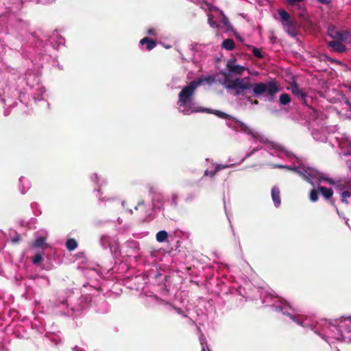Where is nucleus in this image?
<instances>
[{
  "label": "nucleus",
  "mask_w": 351,
  "mask_h": 351,
  "mask_svg": "<svg viewBox=\"0 0 351 351\" xmlns=\"http://www.w3.org/2000/svg\"><path fill=\"white\" fill-rule=\"evenodd\" d=\"M225 84L228 88L235 89L237 93L243 91L244 90L251 88L252 85L249 82V78H237L234 80H230L226 76L225 79Z\"/></svg>",
  "instance_id": "obj_3"
},
{
  "label": "nucleus",
  "mask_w": 351,
  "mask_h": 351,
  "mask_svg": "<svg viewBox=\"0 0 351 351\" xmlns=\"http://www.w3.org/2000/svg\"><path fill=\"white\" fill-rule=\"evenodd\" d=\"M350 196V193L348 191H345L342 193V198L343 199L348 197Z\"/></svg>",
  "instance_id": "obj_22"
},
{
  "label": "nucleus",
  "mask_w": 351,
  "mask_h": 351,
  "mask_svg": "<svg viewBox=\"0 0 351 351\" xmlns=\"http://www.w3.org/2000/svg\"><path fill=\"white\" fill-rule=\"evenodd\" d=\"M254 104H258V101H256H256H254Z\"/></svg>",
  "instance_id": "obj_27"
},
{
  "label": "nucleus",
  "mask_w": 351,
  "mask_h": 351,
  "mask_svg": "<svg viewBox=\"0 0 351 351\" xmlns=\"http://www.w3.org/2000/svg\"><path fill=\"white\" fill-rule=\"evenodd\" d=\"M310 199L312 202H316L318 199V195L316 191L313 190L310 193Z\"/></svg>",
  "instance_id": "obj_17"
},
{
  "label": "nucleus",
  "mask_w": 351,
  "mask_h": 351,
  "mask_svg": "<svg viewBox=\"0 0 351 351\" xmlns=\"http://www.w3.org/2000/svg\"><path fill=\"white\" fill-rule=\"evenodd\" d=\"M350 110L351 111V105L350 106Z\"/></svg>",
  "instance_id": "obj_28"
},
{
  "label": "nucleus",
  "mask_w": 351,
  "mask_h": 351,
  "mask_svg": "<svg viewBox=\"0 0 351 351\" xmlns=\"http://www.w3.org/2000/svg\"><path fill=\"white\" fill-rule=\"evenodd\" d=\"M227 69L232 73L241 75L244 71L247 70L245 66H240L236 63V59L232 58L228 61Z\"/></svg>",
  "instance_id": "obj_5"
},
{
  "label": "nucleus",
  "mask_w": 351,
  "mask_h": 351,
  "mask_svg": "<svg viewBox=\"0 0 351 351\" xmlns=\"http://www.w3.org/2000/svg\"><path fill=\"white\" fill-rule=\"evenodd\" d=\"M202 351H206L205 349H202Z\"/></svg>",
  "instance_id": "obj_29"
},
{
  "label": "nucleus",
  "mask_w": 351,
  "mask_h": 351,
  "mask_svg": "<svg viewBox=\"0 0 351 351\" xmlns=\"http://www.w3.org/2000/svg\"><path fill=\"white\" fill-rule=\"evenodd\" d=\"M202 80L193 81L191 82L180 92L179 95V103L184 107L182 111L185 114H189L190 110L186 106L187 101L190 97L193 94L195 89L201 84Z\"/></svg>",
  "instance_id": "obj_1"
},
{
  "label": "nucleus",
  "mask_w": 351,
  "mask_h": 351,
  "mask_svg": "<svg viewBox=\"0 0 351 351\" xmlns=\"http://www.w3.org/2000/svg\"><path fill=\"white\" fill-rule=\"evenodd\" d=\"M289 89L294 95H295L300 99H303L305 96L302 90H300V88L295 84H292L290 86Z\"/></svg>",
  "instance_id": "obj_8"
},
{
  "label": "nucleus",
  "mask_w": 351,
  "mask_h": 351,
  "mask_svg": "<svg viewBox=\"0 0 351 351\" xmlns=\"http://www.w3.org/2000/svg\"><path fill=\"white\" fill-rule=\"evenodd\" d=\"M44 241H44L43 239L40 238V239L36 240V241L35 243V245L38 246V247H40V246H41L44 243Z\"/></svg>",
  "instance_id": "obj_20"
},
{
  "label": "nucleus",
  "mask_w": 351,
  "mask_h": 351,
  "mask_svg": "<svg viewBox=\"0 0 351 351\" xmlns=\"http://www.w3.org/2000/svg\"><path fill=\"white\" fill-rule=\"evenodd\" d=\"M279 90V85L274 82L269 83H258L254 84L253 86V91L256 95L267 93L268 95H272Z\"/></svg>",
  "instance_id": "obj_2"
},
{
  "label": "nucleus",
  "mask_w": 351,
  "mask_h": 351,
  "mask_svg": "<svg viewBox=\"0 0 351 351\" xmlns=\"http://www.w3.org/2000/svg\"><path fill=\"white\" fill-rule=\"evenodd\" d=\"M66 246L69 250H73L77 247V243L74 239H69L66 243Z\"/></svg>",
  "instance_id": "obj_16"
},
{
  "label": "nucleus",
  "mask_w": 351,
  "mask_h": 351,
  "mask_svg": "<svg viewBox=\"0 0 351 351\" xmlns=\"http://www.w3.org/2000/svg\"><path fill=\"white\" fill-rule=\"evenodd\" d=\"M304 0H285V2L290 5H294L297 3L303 1Z\"/></svg>",
  "instance_id": "obj_19"
},
{
  "label": "nucleus",
  "mask_w": 351,
  "mask_h": 351,
  "mask_svg": "<svg viewBox=\"0 0 351 351\" xmlns=\"http://www.w3.org/2000/svg\"><path fill=\"white\" fill-rule=\"evenodd\" d=\"M248 72H249V73L252 74V75H258L257 73H251L250 71H248Z\"/></svg>",
  "instance_id": "obj_25"
},
{
  "label": "nucleus",
  "mask_w": 351,
  "mask_h": 351,
  "mask_svg": "<svg viewBox=\"0 0 351 351\" xmlns=\"http://www.w3.org/2000/svg\"><path fill=\"white\" fill-rule=\"evenodd\" d=\"M319 190L326 198H329L332 195V191L331 189L320 186L319 187Z\"/></svg>",
  "instance_id": "obj_12"
},
{
  "label": "nucleus",
  "mask_w": 351,
  "mask_h": 351,
  "mask_svg": "<svg viewBox=\"0 0 351 351\" xmlns=\"http://www.w3.org/2000/svg\"><path fill=\"white\" fill-rule=\"evenodd\" d=\"M330 46L335 50L339 52H342L345 50V47L338 41H332L330 43Z\"/></svg>",
  "instance_id": "obj_9"
},
{
  "label": "nucleus",
  "mask_w": 351,
  "mask_h": 351,
  "mask_svg": "<svg viewBox=\"0 0 351 351\" xmlns=\"http://www.w3.org/2000/svg\"><path fill=\"white\" fill-rule=\"evenodd\" d=\"M167 237V233L165 231H160L156 234L158 241L162 242Z\"/></svg>",
  "instance_id": "obj_14"
},
{
  "label": "nucleus",
  "mask_w": 351,
  "mask_h": 351,
  "mask_svg": "<svg viewBox=\"0 0 351 351\" xmlns=\"http://www.w3.org/2000/svg\"><path fill=\"white\" fill-rule=\"evenodd\" d=\"M201 111H203V110L201 108H193V110H191V112H201Z\"/></svg>",
  "instance_id": "obj_23"
},
{
  "label": "nucleus",
  "mask_w": 351,
  "mask_h": 351,
  "mask_svg": "<svg viewBox=\"0 0 351 351\" xmlns=\"http://www.w3.org/2000/svg\"><path fill=\"white\" fill-rule=\"evenodd\" d=\"M253 53L255 56L258 57V58H262V54H261V52L259 49H256L254 48L253 49Z\"/></svg>",
  "instance_id": "obj_18"
},
{
  "label": "nucleus",
  "mask_w": 351,
  "mask_h": 351,
  "mask_svg": "<svg viewBox=\"0 0 351 351\" xmlns=\"http://www.w3.org/2000/svg\"><path fill=\"white\" fill-rule=\"evenodd\" d=\"M40 261H41V256H39V255H36L34 258V262L36 263H39Z\"/></svg>",
  "instance_id": "obj_21"
},
{
  "label": "nucleus",
  "mask_w": 351,
  "mask_h": 351,
  "mask_svg": "<svg viewBox=\"0 0 351 351\" xmlns=\"http://www.w3.org/2000/svg\"><path fill=\"white\" fill-rule=\"evenodd\" d=\"M319 1L322 2V3H328L330 1V0H318Z\"/></svg>",
  "instance_id": "obj_24"
},
{
  "label": "nucleus",
  "mask_w": 351,
  "mask_h": 351,
  "mask_svg": "<svg viewBox=\"0 0 351 351\" xmlns=\"http://www.w3.org/2000/svg\"><path fill=\"white\" fill-rule=\"evenodd\" d=\"M279 15L281 17L283 27L287 33L292 36H295V24L291 20L288 12L285 10H280Z\"/></svg>",
  "instance_id": "obj_4"
},
{
  "label": "nucleus",
  "mask_w": 351,
  "mask_h": 351,
  "mask_svg": "<svg viewBox=\"0 0 351 351\" xmlns=\"http://www.w3.org/2000/svg\"><path fill=\"white\" fill-rule=\"evenodd\" d=\"M145 43L147 44V49L149 50L152 49L156 46L155 43L152 40H150L148 38H143L141 40V44L144 45Z\"/></svg>",
  "instance_id": "obj_13"
},
{
  "label": "nucleus",
  "mask_w": 351,
  "mask_h": 351,
  "mask_svg": "<svg viewBox=\"0 0 351 351\" xmlns=\"http://www.w3.org/2000/svg\"><path fill=\"white\" fill-rule=\"evenodd\" d=\"M336 38L340 39L341 40L351 43V32H343V33H336Z\"/></svg>",
  "instance_id": "obj_7"
},
{
  "label": "nucleus",
  "mask_w": 351,
  "mask_h": 351,
  "mask_svg": "<svg viewBox=\"0 0 351 351\" xmlns=\"http://www.w3.org/2000/svg\"><path fill=\"white\" fill-rule=\"evenodd\" d=\"M149 34H154V32H153L152 30H151V29H150V30H149Z\"/></svg>",
  "instance_id": "obj_26"
},
{
  "label": "nucleus",
  "mask_w": 351,
  "mask_h": 351,
  "mask_svg": "<svg viewBox=\"0 0 351 351\" xmlns=\"http://www.w3.org/2000/svg\"><path fill=\"white\" fill-rule=\"evenodd\" d=\"M280 101L282 104L285 105L290 101V97L287 94H282L280 96Z\"/></svg>",
  "instance_id": "obj_15"
},
{
  "label": "nucleus",
  "mask_w": 351,
  "mask_h": 351,
  "mask_svg": "<svg viewBox=\"0 0 351 351\" xmlns=\"http://www.w3.org/2000/svg\"><path fill=\"white\" fill-rule=\"evenodd\" d=\"M222 47L228 50H232L234 48V43L232 40L226 39L222 43Z\"/></svg>",
  "instance_id": "obj_11"
},
{
  "label": "nucleus",
  "mask_w": 351,
  "mask_h": 351,
  "mask_svg": "<svg viewBox=\"0 0 351 351\" xmlns=\"http://www.w3.org/2000/svg\"><path fill=\"white\" fill-rule=\"evenodd\" d=\"M215 18H219L221 22L226 24V19L222 12L213 8V9H210V14L208 16L209 23L212 26L216 25V22L213 21Z\"/></svg>",
  "instance_id": "obj_6"
},
{
  "label": "nucleus",
  "mask_w": 351,
  "mask_h": 351,
  "mask_svg": "<svg viewBox=\"0 0 351 351\" xmlns=\"http://www.w3.org/2000/svg\"><path fill=\"white\" fill-rule=\"evenodd\" d=\"M272 197H273V200L274 202H275L276 204V206H278L280 204V198H279V195H280V191L278 189L276 188H274L272 189Z\"/></svg>",
  "instance_id": "obj_10"
}]
</instances>
